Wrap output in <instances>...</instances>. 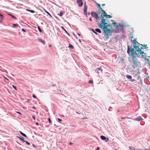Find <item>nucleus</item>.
<instances>
[{
    "mask_svg": "<svg viewBox=\"0 0 150 150\" xmlns=\"http://www.w3.org/2000/svg\"><path fill=\"white\" fill-rule=\"evenodd\" d=\"M101 10L102 12V13L103 14V16L102 15V14H101V15H102V17L103 18V17H105V18H106V19H107V17L106 16H107V14L106 12L104 11V10Z\"/></svg>",
    "mask_w": 150,
    "mask_h": 150,
    "instance_id": "nucleus-13",
    "label": "nucleus"
},
{
    "mask_svg": "<svg viewBox=\"0 0 150 150\" xmlns=\"http://www.w3.org/2000/svg\"><path fill=\"white\" fill-rule=\"evenodd\" d=\"M38 28L39 31L40 33H41L42 32V30H41V29L40 28L39 26H38Z\"/></svg>",
    "mask_w": 150,
    "mask_h": 150,
    "instance_id": "nucleus-30",
    "label": "nucleus"
},
{
    "mask_svg": "<svg viewBox=\"0 0 150 150\" xmlns=\"http://www.w3.org/2000/svg\"><path fill=\"white\" fill-rule=\"evenodd\" d=\"M21 30L23 31V32H26V30L24 29L23 28H22L21 29Z\"/></svg>",
    "mask_w": 150,
    "mask_h": 150,
    "instance_id": "nucleus-42",
    "label": "nucleus"
},
{
    "mask_svg": "<svg viewBox=\"0 0 150 150\" xmlns=\"http://www.w3.org/2000/svg\"><path fill=\"white\" fill-rule=\"evenodd\" d=\"M101 23H100L98 22V24L100 28H102L104 35L105 37L106 40H108L109 38L108 33H110L111 31V30L110 28H108V27H110L111 25L106 23V22L110 23L109 21H108L107 19H104L102 15H101Z\"/></svg>",
    "mask_w": 150,
    "mask_h": 150,
    "instance_id": "nucleus-1",
    "label": "nucleus"
},
{
    "mask_svg": "<svg viewBox=\"0 0 150 150\" xmlns=\"http://www.w3.org/2000/svg\"><path fill=\"white\" fill-rule=\"evenodd\" d=\"M141 77L139 76H138L137 77V79L138 80H140V81L141 82V83H142V82L141 81Z\"/></svg>",
    "mask_w": 150,
    "mask_h": 150,
    "instance_id": "nucleus-29",
    "label": "nucleus"
},
{
    "mask_svg": "<svg viewBox=\"0 0 150 150\" xmlns=\"http://www.w3.org/2000/svg\"><path fill=\"white\" fill-rule=\"evenodd\" d=\"M100 138L102 140H105L106 142H108L109 140L108 138H106V137L103 135H101L100 136Z\"/></svg>",
    "mask_w": 150,
    "mask_h": 150,
    "instance_id": "nucleus-7",
    "label": "nucleus"
},
{
    "mask_svg": "<svg viewBox=\"0 0 150 150\" xmlns=\"http://www.w3.org/2000/svg\"><path fill=\"white\" fill-rule=\"evenodd\" d=\"M13 88L15 90H17L16 87L14 85H12Z\"/></svg>",
    "mask_w": 150,
    "mask_h": 150,
    "instance_id": "nucleus-37",
    "label": "nucleus"
},
{
    "mask_svg": "<svg viewBox=\"0 0 150 150\" xmlns=\"http://www.w3.org/2000/svg\"><path fill=\"white\" fill-rule=\"evenodd\" d=\"M19 132H20V133L24 137H27V136H26V135L25 134L23 133L21 131H20Z\"/></svg>",
    "mask_w": 150,
    "mask_h": 150,
    "instance_id": "nucleus-20",
    "label": "nucleus"
},
{
    "mask_svg": "<svg viewBox=\"0 0 150 150\" xmlns=\"http://www.w3.org/2000/svg\"><path fill=\"white\" fill-rule=\"evenodd\" d=\"M76 112L78 114H80V113H79V112Z\"/></svg>",
    "mask_w": 150,
    "mask_h": 150,
    "instance_id": "nucleus-60",
    "label": "nucleus"
},
{
    "mask_svg": "<svg viewBox=\"0 0 150 150\" xmlns=\"http://www.w3.org/2000/svg\"><path fill=\"white\" fill-rule=\"evenodd\" d=\"M32 108H33V109H36V108H35V106H33V107H32Z\"/></svg>",
    "mask_w": 150,
    "mask_h": 150,
    "instance_id": "nucleus-51",
    "label": "nucleus"
},
{
    "mask_svg": "<svg viewBox=\"0 0 150 150\" xmlns=\"http://www.w3.org/2000/svg\"><path fill=\"white\" fill-rule=\"evenodd\" d=\"M32 118H33L34 120H35V117L34 116H32Z\"/></svg>",
    "mask_w": 150,
    "mask_h": 150,
    "instance_id": "nucleus-46",
    "label": "nucleus"
},
{
    "mask_svg": "<svg viewBox=\"0 0 150 150\" xmlns=\"http://www.w3.org/2000/svg\"><path fill=\"white\" fill-rule=\"evenodd\" d=\"M84 9H87V6L86 5V4H85L84 5Z\"/></svg>",
    "mask_w": 150,
    "mask_h": 150,
    "instance_id": "nucleus-31",
    "label": "nucleus"
},
{
    "mask_svg": "<svg viewBox=\"0 0 150 150\" xmlns=\"http://www.w3.org/2000/svg\"><path fill=\"white\" fill-rule=\"evenodd\" d=\"M32 146H33V147H34V148H36V146L33 144H32Z\"/></svg>",
    "mask_w": 150,
    "mask_h": 150,
    "instance_id": "nucleus-47",
    "label": "nucleus"
},
{
    "mask_svg": "<svg viewBox=\"0 0 150 150\" xmlns=\"http://www.w3.org/2000/svg\"><path fill=\"white\" fill-rule=\"evenodd\" d=\"M52 86H56V85L55 84H53L52 85Z\"/></svg>",
    "mask_w": 150,
    "mask_h": 150,
    "instance_id": "nucleus-54",
    "label": "nucleus"
},
{
    "mask_svg": "<svg viewBox=\"0 0 150 150\" xmlns=\"http://www.w3.org/2000/svg\"><path fill=\"white\" fill-rule=\"evenodd\" d=\"M26 10L28 11H29L32 13H33L35 12V11H34L33 10Z\"/></svg>",
    "mask_w": 150,
    "mask_h": 150,
    "instance_id": "nucleus-28",
    "label": "nucleus"
},
{
    "mask_svg": "<svg viewBox=\"0 0 150 150\" xmlns=\"http://www.w3.org/2000/svg\"><path fill=\"white\" fill-rule=\"evenodd\" d=\"M72 144V143L71 142H70L69 143V145H71Z\"/></svg>",
    "mask_w": 150,
    "mask_h": 150,
    "instance_id": "nucleus-50",
    "label": "nucleus"
},
{
    "mask_svg": "<svg viewBox=\"0 0 150 150\" xmlns=\"http://www.w3.org/2000/svg\"><path fill=\"white\" fill-rule=\"evenodd\" d=\"M6 79H7V80H8V79H7V78H6Z\"/></svg>",
    "mask_w": 150,
    "mask_h": 150,
    "instance_id": "nucleus-63",
    "label": "nucleus"
},
{
    "mask_svg": "<svg viewBox=\"0 0 150 150\" xmlns=\"http://www.w3.org/2000/svg\"><path fill=\"white\" fill-rule=\"evenodd\" d=\"M95 31L96 32H98L99 33H101V32L100 30L98 28H96L95 29Z\"/></svg>",
    "mask_w": 150,
    "mask_h": 150,
    "instance_id": "nucleus-19",
    "label": "nucleus"
},
{
    "mask_svg": "<svg viewBox=\"0 0 150 150\" xmlns=\"http://www.w3.org/2000/svg\"><path fill=\"white\" fill-rule=\"evenodd\" d=\"M144 47H143V48H144V49H146V48H147V47H146V45L144 46Z\"/></svg>",
    "mask_w": 150,
    "mask_h": 150,
    "instance_id": "nucleus-49",
    "label": "nucleus"
},
{
    "mask_svg": "<svg viewBox=\"0 0 150 150\" xmlns=\"http://www.w3.org/2000/svg\"><path fill=\"white\" fill-rule=\"evenodd\" d=\"M88 15H89L90 14V13L89 12H88Z\"/></svg>",
    "mask_w": 150,
    "mask_h": 150,
    "instance_id": "nucleus-57",
    "label": "nucleus"
},
{
    "mask_svg": "<svg viewBox=\"0 0 150 150\" xmlns=\"http://www.w3.org/2000/svg\"><path fill=\"white\" fill-rule=\"evenodd\" d=\"M131 81H132V82H134V81H135V79H131Z\"/></svg>",
    "mask_w": 150,
    "mask_h": 150,
    "instance_id": "nucleus-44",
    "label": "nucleus"
},
{
    "mask_svg": "<svg viewBox=\"0 0 150 150\" xmlns=\"http://www.w3.org/2000/svg\"><path fill=\"white\" fill-rule=\"evenodd\" d=\"M17 137L19 139L22 141L23 142H25V140H24L23 139L24 138L22 137Z\"/></svg>",
    "mask_w": 150,
    "mask_h": 150,
    "instance_id": "nucleus-14",
    "label": "nucleus"
},
{
    "mask_svg": "<svg viewBox=\"0 0 150 150\" xmlns=\"http://www.w3.org/2000/svg\"><path fill=\"white\" fill-rule=\"evenodd\" d=\"M57 120H58V121L59 122H61L62 120L61 119H60L59 118H58L57 119Z\"/></svg>",
    "mask_w": 150,
    "mask_h": 150,
    "instance_id": "nucleus-43",
    "label": "nucleus"
},
{
    "mask_svg": "<svg viewBox=\"0 0 150 150\" xmlns=\"http://www.w3.org/2000/svg\"><path fill=\"white\" fill-rule=\"evenodd\" d=\"M107 17V18H110L112 17V16L110 15H107V16H106Z\"/></svg>",
    "mask_w": 150,
    "mask_h": 150,
    "instance_id": "nucleus-36",
    "label": "nucleus"
},
{
    "mask_svg": "<svg viewBox=\"0 0 150 150\" xmlns=\"http://www.w3.org/2000/svg\"><path fill=\"white\" fill-rule=\"evenodd\" d=\"M13 27L18 26V24H13Z\"/></svg>",
    "mask_w": 150,
    "mask_h": 150,
    "instance_id": "nucleus-34",
    "label": "nucleus"
},
{
    "mask_svg": "<svg viewBox=\"0 0 150 150\" xmlns=\"http://www.w3.org/2000/svg\"><path fill=\"white\" fill-rule=\"evenodd\" d=\"M63 14V12L62 11H60L59 13H58V15L59 16H62Z\"/></svg>",
    "mask_w": 150,
    "mask_h": 150,
    "instance_id": "nucleus-25",
    "label": "nucleus"
},
{
    "mask_svg": "<svg viewBox=\"0 0 150 150\" xmlns=\"http://www.w3.org/2000/svg\"><path fill=\"white\" fill-rule=\"evenodd\" d=\"M132 62L133 64L132 65V67L134 69H135L136 67H137L138 65V63H139V62H138L135 56L132 57Z\"/></svg>",
    "mask_w": 150,
    "mask_h": 150,
    "instance_id": "nucleus-4",
    "label": "nucleus"
},
{
    "mask_svg": "<svg viewBox=\"0 0 150 150\" xmlns=\"http://www.w3.org/2000/svg\"><path fill=\"white\" fill-rule=\"evenodd\" d=\"M68 47L71 48V49H74V47L71 44H69Z\"/></svg>",
    "mask_w": 150,
    "mask_h": 150,
    "instance_id": "nucleus-21",
    "label": "nucleus"
},
{
    "mask_svg": "<svg viewBox=\"0 0 150 150\" xmlns=\"http://www.w3.org/2000/svg\"><path fill=\"white\" fill-rule=\"evenodd\" d=\"M96 6H97L98 8L99 9H102L100 6V5L98 3H96Z\"/></svg>",
    "mask_w": 150,
    "mask_h": 150,
    "instance_id": "nucleus-17",
    "label": "nucleus"
},
{
    "mask_svg": "<svg viewBox=\"0 0 150 150\" xmlns=\"http://www.w3.org/2000/svg\"><path fill=\"white\" fill-rule=\"evenodd\" d=\"M76 2L79 6L81 7L83 5V3L82 0H77Z\"/></svg>",
    "mask_w": 150,
    "mask_h": 150,
    "instance_id": "nucleus-11",
    "label": "nucleus"
},
{
    "mask_svg": "<svg viewBox=\"0 0 150 150\" xmlns=\"http://www.w3.org/2000/svg\"><path fill=\"white\" fill-rule=\"evenodd\" d=\"M130 35L131 36V39H132L133 38V32H132L130 33Z\"/></svg>",
    "mask_w": 150,
    "mask_h": 150,
    "instance_id": "nucleus-23",
    "label": "nucleus"
},
{
    "mask_svg": "<svg viewBox=\"0 0 150 150\" xmlns=\"http://www.w3.org/2000/svg\"><path fill=\"white\" fill-rule=\"evenodd\" d=\"M111 21H112L113 26L115 27L117 29L116 30V32L120 33L122 32L123 30L124 25L120 23L117 24L114 20H111Z\"/></svg>",
    "mask_w": 150,
    "mask_h": 150,
    "instance_id": "nucleus-2",
    "label": "nucleus"
},
{
    "mask_svg": "<svg viewBox=\"0 0 150 150\" xmlns=\"http://www.w3.org/2000/svg\"><path fill=\"white\" fill-rule=\"evenodd\" d=\"M8 14L9 15V16H11V17H12V18H14V19H16V18L15 16H14L13 15H12V14Z\"/></svg>",
    "mask_w": 150,
    "mask_h": 150,
    "instance_id": "nucleus-26",
    "label": "nucleus"
},
{
    "mask_svg": "<svg viewBox=\"0 0 150 150\" xmlns=\"http://www.w3.org/2000/svg\"><path fill=\"white\" fill-rule=\"evenodd\" d=\"M100 149V148L99 147H97L96 150H99Z\"/></svg>",
    "mask_w": 150,
    "mask_h": 150,
    "instance_id": "nucleus-48",
    "label": "nucleus"
},
{
    "mask_svg": "<svg viewBox=\"0 0 150 150\" xmlns=\"http://www.w3.org/2000/svg\"><path fill=\"white\" fill-rule=\"evenodd\" d=\"M78 35L79 36H80L81 35L80 34H79V33H78Z\"/></svg>",
    "mask_w": 150,
    "mask_h": 150,
    "instance_id": "nucleus-58",
    "label": "nucleus"
},
{
    "mask_svg": "<svg viewBox=\"0 0 150 150\" xmlns=\"http://www.w3.org/2000/svg\"><path fill=\"white\" fill-rule=\"evenodd\" d=\"M149 57V58H150V56L149 57Z\"/></svg>",
    "mask_w": 150,
    "mask_h": 150,
    "instance_id": "nucleus-64",
    "label": "nucleus"
},
{
    "mask_svg": "<svg viewBox=\"0 0 150 150\" xmlns=\"http://www.w3.org/2000/svg\"><path fill=\"white\" fill-rule=\"evenodd\" d=\"M143 120V118L140 116H139L137 117L136 118H134L133 119V120L134 121H140L141 120Z\"/></svg>",
    "mask_w": 150,
    "mask_h": 150,
    "instance_id": "nucleus-8",
    "label": "nucleus"
},
{
    "mask_svg": "<svg viewBox=\"0 0 150 150\" xmlns=\"http://www.w3.org/2000/svg\"><path fill=\"white\" fill-rule=\"evenodd\" d=\"M91 30L96 35H98V33H96V31H95L93 29V28H91Z\"/></svg>",
    "mask_w": 150,
    "mask_h": 150,
    "instance_id": "nucleus-24",
    "label": "nucleus"
},
{
    "mask_svg": "<svg viewBox=\"0 0 150 150\" xmlns=\"http://www.w3.org/2000/svg\"><path fill=\"white\" fill-rule=\"evenodd\" d=\"M105 5V4H103L102 5V6H104Z\"/></svg>",
    "mask_w": 150,
    "mask_h": 150,
    "instance_id": "nucleus-56",
    "label": "nucleus"
},
{
    "mask_svg": "<svg viewBox=\"0 0 150 150\" xmlns=\"http://www.w3.org/2000/svg\"><path fill=\"white\" fill-rule=\"evenodd\" d=\"M61 28L66 33V34H67V35L69 36H70V35L67 32V31L64 28L62 27L61 26Z\"/></svg>",
    "mask_w": 150,
    "mask_h": 150,
    "instance_id": "nucleus-16",
    "label": "nucleus"
},
{
    "mask_svg": "<svg viewBox=\"0 0 150 150\" xmlns=\"http://www.w3.org/2000/svg\"><path fill=\"white\" fill-rule=\"evenodd\" d=\"M48 120L49 123L50 124L52 122H51V120L50 118H48Z\"/></svg>",
    "mask_w": 150,
    "mask_h": 150,
    "instance_id": "nucleus-33",
    "label": "nucleus"
},
{
    "mask_svg": "<svg viewBox=\"0 0 150 150\" xmlns=\"http://www.w3.org/2000/svg\"><path fill=\"white\" fill-rule=\"evenodd\" d=\"M144 49V48H143V45H141L140 47V49H138L137 50V57H139L140 56V54H141L142 56H144V55L143 54H144L145 55L146 54V53H145L144 52L141 51V49Z\"/></svg>",
    "mask_w": 150,
    "mask_h": 150,
    "instance_id": "nucleus-6",
    "label": "nucleus"
},
{
    "mask_svg": "<svg viewBox=\"0 0 150 150\" xmlns=\"http://www.w3.org/2000/svg\"><path fill=\"white\" fill-rule=\"evenodd\" d=\"M137 51H136L135 50V51H134V49L132 47V46H128L127 53L128 54H130V53L131 52L132 57L135 56V55L136 56H137Z\"/></svg>",
    "mask_w": 150,
    "mask_h": 150,
    "instance_id": "nucleus-3",
    "label": "nucleus"
},
{
    "mask_svg": "<svg viewBox=\"0 0 150 150\" xmlns=\"http://www.w3.org/2000/svg\"><path fill=\"white\" fill-rule=\"evenodd\" d=\"M73 35L75 37L76 36V35H75V34L74 33V34H73Z\"/></svg>",
    "mask_w": 150,
    "mask_h": 150,
    "instance_id": "nucleus-61",
    "label": "nucleus"
},
{
    "mask_svg": "<svg viewBox=\"0 0 150 150\" xmlns=\"http://www.w3.org/2000/svg\"><path fill=\"white\" fill-rule=\"evenodd\" d=\"M93 81L92 80H90L89 81L88 83H93Z\"/></svg>",
    "mask_w": 150,
    "mask_h": 150,
    "instance_id": "nucleus-39",
    "label": "nucleus"
},
{
    "mask_svg": "<svg viewBox=\"0 0 150 150\" xmlns=\"http://www.w3.org/2000/svg\"><path fill=\"white\" fill-rule=\"evenodd\" d=\"M79 42H80L81 43V40L79 39Z\"/></svg>",
    "mask_w": 150,
    "mask_h": 150,
    "instance_id": "nucleus-55",
    "label": "nucleus"
},
{
    "mask_svg": "<svg viewBox=\"0 0 150 150\" xmlns=\"http://www.w3.org/2000/svg\"><path fill=\"white\" fill-rule=\"evenodd\" d=\"M36 125H39V123L38 122H36Z\"/></svg>",
    "mask_w": 150,
    "mask_h": 150,
    "instance_id": "nucleus-52",
    "label": "nucleus"
},
{
    "mask_svg": "<svg viewBox=\"0 0 150 150\" xmlns=\"http://www.w3.org/2000/svg\"><path fill=\"white\" fill-rule=\"evenodd\" d=\"M126 77L128 79H132V77L129 75H127L126 76Z\"/></svg>",
    "mask_w": 150,
    "mask_h": 150,
    "instance_id": "nucleus-22",
    "label": "nucleus"
},
{
    "mask_svg": "<svg viewBox=\"0 0 150 150\" xmlns=\"http://www.w3.org/2000/svg\"><path fill=\"white\" fill-rule=\"evenodd\" d=\"M2 21H1V20H0V22H1Z\"/></svg>",
    "mask_w": 150,
    "mask_h": 150,
    "instance_id": "nucleus-62",
    "label": "nucleus"
},
{
    "mask_svg": "<svg viewBox=\"0 0 150 150\" xmlns=\"http://www.w3.org/2000/svg\"><path fill=\"white\" fill-rule=\"evenodd\" d=\"M38 41L39 42H42V43L44 45H45V42L44 40H42L41 39H38Z\"/></svg>",
    "mask_w": 150,
    "mask_h": 150,
    "instance_id": "nucleus-15",
    "label": "nucleus"
},
{
    "mask_svg": "<svg viewBox=\"0 0 150 150\" xmlns=\"http://www.w3.org/2000/svg\"><path fill=\"white\" fill-rule=\"evenodd\" d=\"M25 142L26 144L28 145H29L30 144V143L27 141L25 140V142Z\"/></svg>",
    "mask_w": 150,
    "mask_h": 150,
    "instance_id": "nucleus-38",
    "label": "nucleus"
},
{
    "mask_svg": "<svg viewBox=\"0 0 150 150\" xmlns=\"http://www.w3.org/2000/svg\"><path fill=\"white\" fill-rule=\"evenodd\" d=\"M137 150H141V149H137Z\"/></svg>",
    "mask_w": 150,
    "mask_h": 150,
    "instance_id": "nucleus-59",
    "label": "nucleus"
},
{
    "mask_svg": "<svg viewBox=\"0 0 150 150\" xmlns=\"http://www.w3.org/2000/svg\"><path fill=\"white\" fill-rule=\"evenodd\" d=\"M95 71L97 72L98 74H99L100 73H102V69L101 67L97 68L96 69Z\"/></svg>",
    "mask_w": 150,
    "mask_h": 150,
    "instance_id": "nucleus-9",
    "label": "nucleus"
},
{
    "mask_svg": "<svg viewBox=\"0 0 150 150\" xmlns=\"http://www.w3.org/2000/svg\"><path fill=\"white\" fill-rule=\"evenodd\" d=\"M100 12L97 11L96 13L94 12H92L91 13V14L92 16L93 17H95L96 19L97 20L96 21L98 22V21H97L98 19H101V15H100V17H99L98 16V14Z\"/></svg>",
    "mask_w": 150,
    "mask_h": 150,
    "instance_id": "nucleus-5",
    "label": "nucleus"
},
{
    "mask_svg": "<svg viewBox=\"0 0 150 150\" xmlns=\"http://www.w3.org/2000/svg\"><path fill=\"white\" fill-rule=\"evenodd\" d=\"M87 10H83L84 13L86 15H87Z\"/></svg>",
    "mask_w": 150,
    "mask_h": 150,
    "instance_id": "nucleus-35",
    "label": "nucleus"
},
{
    "mask_svg": "<svg viewBox=\"0 0 150 150\" xmlns=\"http://www.w3.org/2000/svg\"><path fill=\"white\" fill-rule=\"evenodd\" d=\"M129 148L131 150H137V149L133 146H129Z\"/></svg>",
    "mask_w": 150,
    "mask_h": 150,
    "instance_id": "nucleus-18",
    "label": "nucleus"
},
{
    "mask_svg": "<svg viewBox=\"0 0 150 150\" xmlns=\"http://www.w3.org/2000/svg\"><path fill=\"white\" fill-rule=\"evenodd\" d=\"M137 38H136L134 39L133 40H131V41L133 42L134 44L135 45H142V44H140L137 41Z\"/></svg>",
    "mask_w": 150,
    "mask_h": 150,
    "instance_id": "nucleus-10",
    "label": "nucleus"
},
{
    "mask_svg": "<svg viewBox=\"0 0 150 150\" xmlns=\"http://www.w3.org/2000/svg\"><path fill=\"white\" fill-rule=\"evenodd\" d=\"M141 45H135L133 46V47L135 49V50L137 51V50L138 49H139Z\"/></svg>",
    "mask_w": 150,
    "mask_h": 150,
    "instance_id": "nucleus-12",
    "label": "nucleus"
},
{
    "mask_svg": "<svg viewBox=\"0 0 150 150\" xmlns=\"http://www.w3.org/2000/svg\"><path fill=\"white\" fill-rule=\"evenodd\" d=\"M126 118H129V117H121V119H126Z\"/></svg>",
    "mask_w": 150,
    "mask_h": 150,
    "instance_id": "nucleus-40",
    "label": "nucleus"
},
{
    "mask_svg": "<svg viewBox=\"0 0 150 150\" xmlns=\"http://www.w3.org/2000/svg\"><path fill=\"white\" fill-rule=\"evenodd\" d=\"M0 18L1 19V21H2V20L3 18V16L1 14H0Z\"/></svg>",
    "mask_w": 150,
    "mask_h": 150,
    "instance_id": "nucleus-32",
    "label": "nucleus"
},
{
    "mask_svg": "<svg viewBox=\"0 0 150 150\" xmlns=\"http://www.w3.org/2000/svg\"><path fill=\"white\" fill-rule=\"evenodd\" d=\"M16 112L18 114H19V115H21V113L19 112Z\"/></svg>",
    "mask_w": 150,
    "mask_h": 150,
    "instance_id": "nucleus-45",
    "label": "nucleus"
},
{
    "mask_svg": "<svg viewBox=\"0 0 150 150\" xmlns=\"http://www.w3.org/2000/svg\"><path fill=\"white\" fill-rule=\"evenodd\" d=\"M33 97L34 98H36V97L34 94H33Z\"/></svg>",
    "mask_w": 150,
    "mask_h": 150,
    "instance_id": "nucleus-41",
    "label": "nucleus"
},
{
    "mask_svg": "<svg viewBox=\"0 0 150 150\" xmlns=\"http://www.w3.org/2000/svg\"><path fill=\"white\" fill-rule=\"evenodd\" d=\"M44 11H45V12L46 13H47L49 15V16L51 17H52V16H51V14L48 12L46 10H44Z\"/></svg>",
    "mask_w": 150,
    "mask_h": 150,
    "instance_id": "nucleus-27",
    "label": "nucleus"
},
{
    "mask_svg": "<svg viewBox=\"0 0 150 150\" xmlns=\"http://www.w3.org/2000/svg\"><path fill=\"white\" fill-rule=\"evenodd\" d=\"M89 20L90 21H92V19H91V18H89Z\"/></svg>",
    "mask_w": 150,
    "mask_h": 150,
    "instance_id": "nucleus-53",
    "label": "nucleus"
}]
</instances>
